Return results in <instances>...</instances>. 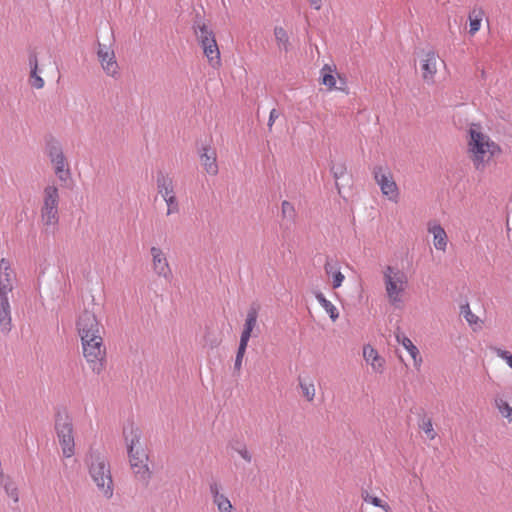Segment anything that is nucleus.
<instances>
[{"label": "nucleus", "instance_id": "nucleus-2", "mask_svg": "<svg viewBox=\"0 0 512 512\" xmlns=\"http://www.w3.org/2000/svg\"><path fill=\"white\" fill-rule=\"evenodd\" d=\"M382 276L388 303L396 309L402 308L409 287L408 274L398 266L387 265L382 270Z\"/></svg>", "mask_w": 512, "mask_h": 512}, {"label": "nucleus", "instance_id": "nucleus-43", "mask_svg": "<svg viewBox=\"0 0 512 512\" xmlns=\"http://www.w3.org/2000/svg\"><path fill=\"white\" fill-rule=\"evenodd\" d=\"M322 83L329 88H333L336 85V80L332 74L328 73L323 75Z\"/></svg>", "mask_w": 512, "mask_h": 512}, {"label": "nucleus", "instance_id": "nucleus-29", "mask_svg": "<svg viewBox=\"0 0 512 512\" xmlns=\"http://www.w3.org/2000/svg\"><path fill=\"white\" fill-rule=\"evenodd\" d=\"M233 451H235L246 463H251L253 460V455L248 449L247 445L243 441H233L230 444Z\"/></svg>", "mask_w": 512, "mask_h": 512}, {"label": "nucleus", "instance_id": "nucleus-15", "mask_svg": "<svg viewBox=\"0 0 512 512\" xmlns=\"http://www.w3.org/2000/svg\"><path fill=\"white\" fill-rule=\"evenodd\" d=\"M260 306L256 303L252 304L246 314L243 330L240 336V344L248 345L250 338L253 336L254 330L257 328V319Z\"/></svg>", "mask_w": 512, "mask_h": 512}, {"label": "nucleus", "instance_id": "nucleus-11", "mask_svg": "<svg viewBox=\"0 0 512 512\" xmlns=\"http://www.w3.org/2000/svg\"><path fill=\"white\" fill-rule=\"evenodd\" d=\"M96 53L104 73L109 77L118 78L120 75L119 65L113 47L111 45L98 43Z\"/></svg>", "mask_w": 512, "mask_h": 512}, {"label": "nucleus", "instance_id": "nucleus-38", "mask_svg": "<svg viewBox=\"0 0 512 512\" xmlns=\"http://www.w3.org/2000/svg\"><path fill=\"white\" fill-rule=\"evenodd\" d=\"M163 200L165 201V203L167 205V211H166L167 216H170L173 214H178L180 212V205H179V201L176 196L169 197V198H166Z\"/></svg>", "mask_w": 512, "mask_h": 512}, {"label": "nucleus", "instance_id": "nucleus-3", "mask_svg": "<svg viewBox=\"0 0 512 512\" xmlns=\"http://www.w3.org/2000/svg\"><path fill=\"white\" fill-rule=\"evenodd\" d=\"M87 465L89 475L99 493L104 498L111 499L114 494V482L107 457L98 451H91Z\"/></svg>", "mask_w": 512, "mask_h": 512}, {"label": "nucleus", "instance_id": "nucleus-25", "mask_svg": "<svg viewBox=\"0 0 512 512\" xmlns=\"http://www.w3.org/2000/svg\"><path fill=\"white\" fill-rule=\"evenodd\" d=\"M157 189L163 199L176 196L173 180L168 176H158Z\"/></svg>", "mask_w": 512, "mask_h": 512}, {"label": "nucleus", "instance_id": "nucleus-24", "mask_svg": "<svg viewBox=\"0 0 512 512\" xmlns=\"http://www.w3.org/2000/svg\"><path fill=\"white\" fill-rule=\"evenodd\" d=\"M15 279L16 275L9 260L2 258L0 260V287L14 285Z\"/></svg>", "mask_w": 512, "mask_h": 512}, {"label": "nucleus", "instance_id": "nucleus-12", "mask_svg": "<svg viewBox=\"0 0 512 512\" xmlns=\"http://www.w3.org/2000/svg\"><path fill=\"white\" fill-rule=\"evenodd\" d=\"M150 255L153 273L159 278L170 281L173 273L166 252L161 247L152 246Z\"/></svg>", "mask_w": 512, "mask_h": 512}, {"label": "nucleus", "instance_id": "nucleus-45", "mask_svg": "<svg viewBox=\"0 0 512 512\" xmlns=\"http://www.w3.org/2000/svg\"><path fill=\"white\" fill-rule=\"evenodd\" d=\"M309 3L315 10H320L322 7V0H309Z\"/></svg>", "mask_w": 512, "mask_h": 512}, {"label": "nucleus", "instance_id": "nucleus-18", "mask_svg": "<svg viewBox=\"0 0 512 512\" xmlns=\"http://www.w3.org/2000/svg\"><path fill=\"white\" fill-rule=\"evenodd\" d=\"M363 358L373 372L382 374L385 370V359L370 344L363 346Z\"/></svg>", "mask_w": 512, "mask_h": 512}, {"label": "nucleus", "instance_id": "nucleus-28", "mask_svg": "<svg viewBox=\"0 0 512 512\" xmlns=\"http://www.w3.org/2000/svg\"><path fill=\"white\" fill-rule=\"evenodd\" d=\"M274 37L279 50L287 52L289 50L290 41L287 31L281 26L274 27Z\"/></svg>", "mask_w": 512, "mask_h": 512}, {"label": "nucleus", "instance_id": "nucleus-20", "mask_svg": "<svg viewBox=\"0 0 512 512\" xmlns=\"http://www.w3.org/2000/svg\"><path fill=\"white\" fill-rule=\"evenodd\" d=\"M217 156L214 149L211 147H204L200 154V161L204 170L209 175H216L218 173Z\"/></svg>", "mask_w": 512, "mask_h": 512}, {"label": "nucleus", "instance_id": "nucleus-13", "mask_svg": "<svg viewBox=\"0 0 512 512\" xmlns=\"http://www.w3.org/2000/svg\"><path fill=\"white\" fill-rule=\"evenodd\" d=\"M131 469L136 479L144 484H148L151 472L148 467V455L145 450H138L128 453Z\"/></svg>", "mask_w": 512, "mask_h": 512}, {"label": "nucleus", "instance_id": "nucleus-4", "mask_svg": "<svg viewBox=\"0 0 512 512\" xmlns=\"http://www.w3.org/2000/svg\"><path fill=\"white\" fill-rule=\"evenodd\" d=\"M55 432L65 458L75 454V439L72 417L67 411H59L55 417Z\"/></svg>", "mask_w": 512, "mask_h": 512}, {"label": "nucleus", "instance_id": "nucleus-35", "mask_svg": "<svg viewBox=\"0 0 512 512\" xmlns=\"http://www.w3.org/2000/svg\"><path fill=\"white\" fill-rule=\"evenodd\" d=\"M281 214L284 219L290 222H294L296 218V210L292 203L284 200L281 203Z\"/></svg>", "mask_w": 512, "mask_h": 512}, {"label": "nucleus", "instance_id": "nucleus-1", "mask_svg": "<svg viewBox=\"0 0 512 512\" xmlns=\"http://www.w3.org/2000/svg\"><path fill=\"white\" fill-rule=\"evenodd\" d=\"M467 153L473 166L483 171L493 157L500 152L499 146L482 131L478 124H471L468 129Z\"/></svg>", "mask_w": 512, "mask_h": 512}, {"label": "nucleus", "instance_id": "nucleus-6", "mask_svg": "<svg viewBox=\"0 0 512 512\" xmlns=\"http://www.w3.org/2000/svg\"><path fill=\"white\" fill-rule=\"evenodd\" d=\"M83 355L90 369L100 374L105 367L106 348L103 336L81 339Z\"/></svg>", "mask_w": 512, "mask_h": 512}, {"label": "nucleus", "instance_id": "nucleus-23", "mask_svg": "<svg viewBox=\"0 0 512 512\" xmlns=\"http://www.w3.org/2000/svg\"><path fill=\"white\" fill-rule=\"evenodd\" d=\"M0 486L4 489L6 495L15 503L19 501L18 487L11 476L0 472Z\"/></svg>", "mask_w": 512, "mask_h": 512}, {"label": "nucleus", "instance_id": "nucleus-26", "mask_svg": "<svg viewBox=\"0 0 512 512\" xmlns=\"http://www.w3.org/2000/svg\"><path fill=\"white\" fill-rule=\"evenodd\" d=\"M29 67H30V83L31 86L36 89H42L44 87V80L38 74V60L35 53L29 55Z\"/></svg>", "mask_w": 512, "mask_h": 512}, {"label": "nucleus", "instance_id": "nucleus-17", "mask_svg": "<svg viewBox=\"0 0 512 512\" xmlns=\"http://www.w3.org/2000/svg\"><path fill=\"white\" fill-rule=\"evenodd\" d=\"M324 271L325 274L332 279L331 286L333 289H338L342 286L345 275L341 272V266L337 259L326 257Z\"/></svg>", "mask_w": 512, "mask_h": 512}, {"label": "nucleus", "instance_id": "nucleus-34", "mask_svg": "<svg viewBox=\"0 0 512 512\" xmlns=\"http://www.w3.org/2000/svg\"><path fill=\"white\" fill-rule=\"evenodd\" d=\"M419 428L425 433L428 439L433 440L436 438L437 433L433 428L431 418L423 416L419 422Z\"/></svg>", "mask_w": 512, "mask_h": 512}, {"label": "nucleus", "instance_id": "nucleus-39", "mask_svg": "<svg viewBox=\"0 0 512 512\" xmlns=\"http://www.w3.org/2000/svg\"><path fill=\"white\" fill-rule=\"evenodd\" d=\"M222 491H223V486L219 481H217L215 479H212L209 481V493H210L212 499L224 494Z\"/></svg>", "mask_w": 512, "mask_h": 512}, {"label": "nucleus", "instance_id": "nucleus-16", "mask_svg": "<svg viewBox=\"0 0 512 512\" xmlns=\"http://www.w3.org/2000/svg\"><path fill=\"white\" fill-rule=\"evenodd\" d=\"M427 231L433 237L434 248L445 253L449 242L445 229L436 220H432L427 223Z\"/></svg>", "mask_w": 512, "mask_h": 512}, {"label": "nucleus", "instance_id": "nucleus-10", "mask_svg": "<svg viewBox=\"0 0 512 512\" xmlns=\"http://www.w3.org/2000/svg\"><path fill=\"white\" fill-rule=\"evenodd\" d=\"M80 339L103 336L104 328L95 313L85 309L81 312L76 322Z\"/></svg>", "mask_w": 512, "mask_h": 512}, {"label": "nucleus", "instance_id": "nucleus-42", "mask_svg": "<svg viewBox=\"0 0 512 512\" xmlns=\"http://www.w3.org/2000/svg\"><path fill=\"white\" fill-rule=\"evenodd\" d=\"M331 173L336 181L343 177L346 173V166L343 163L334 164L331 167Z\"/></svg>", "mask_w": 512, "mask_h": 512}, {"label": "nucleus", "instance_id": "nucleus-36", "mask_svg": "<svg viewBox=\"0 0 512 512\" xmlns=\"http://www.w3.org/2000/svg\"><path fill=\"white\" fill-rule=\"evenodd\" d=\"M489 350L497 357L505 361V363L512 369V353L497 346H490Z\"/></svg>", "mask_w": 512, "mask_h": 512}, {"label": "nucleus", "instance_id": "nucleus-30", "mask_svg": "<svg viewBox=\"0 0 512 512\" xmlns=\"http://www.w3.org/2000/svg\"><path fill=\"white\" fill-rule=\"evenodd\" d=\"M494 406L497 408L498 412L501 416L507 419L509 422H512V406L500 396L495 397Z\"/></svg>", "mask_w": 512, "mask_h": 512}, {"label": "nucleus", "instance_id": "nucleus-31", "mask_svg": "<svg viewBox=\"0 0 512 512\" xmlns=\"http://www.w3.org/2000/svg\"><path fill=\"white\" fill-rule=\"evenodd\" d=\"M482 16H483V12L482 10L480 9H474L470 14H469V20H470V29H469V33L471 35H474L477 31H479L480 29V26H481V21H482Z\"/></svg>", "mask_w": 512, "mask_h": 512}, {"label": "nucleus", "instance_id": "nucleus-33", "mask_svg": "<svg viewBox=\"0 0 512 512\" xmlns=\"http://www.w3.org/2000/svg\"><path fill=\"white\" fill-rule=\"evenodd\" d=\"M212 502L219 512H234L232 503L225 494L212 499Z\"/></svg>", "mask_w": 512, "mask_h": 512}, {"label": "nucleus", "instance_id": "nucleus-14", "mask_svg": "<svg viewBox=\"0 0 512 512\" xmlns=\"http://www.w3.org/2000/svg\"><path fill=\"white\" fill-rule=\"evenodd\" d=\"M14 285L0 287V332L7 335L12 330V315L9 294Z\"/></svg>", "mask_w": 512, "mask_h": 512}, {"label": "nucleus", "instance_id": "nucleus-37", "mask_svg": "<svg viewBox=\"0 0 512 512\" xmlns=\"http://www.w3.org/2000/svg\"><path fill=\"white\" fill-rule=\"evenodd\" d=\"M362 497L366 503H370L375 507H379L383 509L385 512H391L390 506L387 503L383 502L380 498L372 496L368 493L363 494Z\"/></svg>", "mask_w": 512, "mask_h": 512}, {"label": "nucleus", "instance_id": "nucleus-9", "mask_svg": "<svg viewBox=\"0 0 512 512\" xmlns=\"http://www.w3.org/2000/svg\"><path fill=\"white\" fill-rule=\"evenodd\" d=\"M373 176L382 195L389 201L398 203L400 191L391 170L388 167L375 166L373 169Z\"/></svg>", "mask_w": 512, "mask_h": 512}, {"label": "nucleus", "instance_id": "nucleus-32", "mask_svg": "<svg viewBox=\"0 0 512 512\" xmlns=\"http://www.w3.org/2000/svg\"><path fill=\"white\" fill-rule=\"evenodd\" d=\"M299 386L303 397L309 402L313 401L316 394L314 383L312 381L300 379Z\"/></svg>", "mask_w": 512, "mask_h": 512}, {"label": "nucleus", "instance_id": "nucleus-8", "mask_svg": "<svg viewBox=\"0 0 512 512\" xmlns=\"http://www.w3.org/2000/svg\"><path fill=\"white\" fill-rule=\"evenodd\" d=\"M47 156L53 166L56 177L66 183L71 179V171L62 145L58 141H50L46 145Z\"/></svg>", "mask_w": 512, "mask_h": 512}, {"label": "nucleus", "instance_id": "nucleus-44", "mask_svg": "<svg viewBox=\"0 0 512 512\" xmlns=\"http://www.w3.org/2000/svg\"><path fill=\"white\" fill-rule=\"evenodd\" d=\"M279 116H280V112L277 109H272L270 111L269 119H268V127H269V129L272 128L275 120L278 119Z\"/></svg>", "mask_w": 512, "mask_h": 512}, {"label": "nucleus", "instance_id": "nucleus-7", "mask_svg": "<svg viewBox=\"0 0 512 512\" xmlns=\"http://www.w3.org/2000/svg\"><path fill=\"white\" fill-rule=\"evenodd\" d=\"M195 34L210 65L214 68L219 67L220 51L213 31L204 23L198 22L195 26Z\"/></svg>", "mask_w": 512, "mask_h": 512}, {"label": "nucleus", "instance_id": "nucleus-19", "mask_svg": "<svg viewBox=\"0 0 512 512\" xmlns=\"http://www.w3.org/2000/svg\"><path fill=\"white\" fill-rule=\"evenodd\" d=\"M123 436L125 444L127 446L128 453L143 449L140 443L141 431L133 423H130L124 427Z\"/></svg>", "mask_w": 512, "mask_h": 512}, {"label": "nucleus", "instance_id": "nucleus-41", "mask_svg": "<svg viewBox=\"0 0 512 512\" xmlns=\"http://www.w3.org/2000/svg\"><path fill=\"white\" fill-rule=\"evenodd\" d=\"M462 313H463V316L465 318V320L470 324V325H474V324H477L478 321H479V317L476 316L469 308V305H466L465 307H463V310H462Z\"/></svg>", "mask_w": 512, "mask_h": 512}, {"label": "nucleus", "instance_id": "nucleus-27", "mask_svg": "<svg viewBox=\"0 0 512 512\" xmlns=\"http://www.w3.org/2000/svg\"><path fill=\"white\" fill-rule=\"evenodd\" d=\"M315 298L317 299L318 303L321 305V307L326 311V313L329 315L330 319L334 322L339 317V312L336 306L326 299L324 294L320 291L315 292Z\"/></svg>", "mask_w": 512, "mask_h": 512}, {"label": "nucleus", "instance_id": "nucleus-22", "mask_svg": "<svg viewBox=\"0 0 512 512\" xmlns=\"http://www.w3.org/2000/svg\"><path fill=\"white\" fill-rule=\"evenodd\" d=\"M395 338L397 343L402 345L410 356L413 359L414 366L418 369L421 366L422 358L420 356L418 348L413 344V342L402 332H397L395 334Z\"/></svg>", "mask_w": 512, "mask_h": 512}, {"label": "nucleus", "instance_id": "nucleus-21", "mask_svg": "<svg viewBox=\"0 0 512 512\" xmlns=\"http://www.w3.org/2000/svg\"><path fill=\"white\" fill-rule=\"evenodd\" d=\"M437 64H438V57L434 52L430 51L425 54L424 58L422 59V64H421L422 76H423L424 80H426V81L433 80L434 75L437 72Z\"/></svg>", "mask_w": 512, "mask_h": 512}, {"label": "nucleus", "instance_id": "nucleus-5", "mask_svg": "<svg viewBox=\"0 0 512 512\" xmlns=\"http://www.w3.org/2000/svg\"><path fill=\"white\" fill-rule=\"evenodd\" d=\"M59 189L54 184L47 185L42 194L40 217L46 229H55L59 222Z\"/></svg>", "mask_w": 512, "mask_h": 512}, {"label": "nucleus", "instance_id": "nucleus-40", "mask_svg": "<svg viewBox=\"0 0 512 512\" xmlns=\"http://www.w3.org/2000/svg\"><path fill=\"white\" fill-rule=\"evenodd\" d=\"M246 349H247V345H243V344L239 343L235 362H234V369L237 371H240L242 368V361H243Z\"/></svg>", "mask_w": 512, "mask_h": 512}]
</instances>
